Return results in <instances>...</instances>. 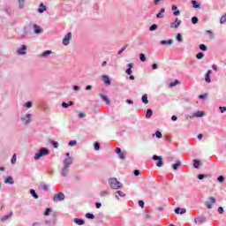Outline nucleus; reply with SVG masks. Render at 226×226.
I'll use <instances>...</instances> for the list:
<instances>
[{
  "label": "nucleus",
  "instance_id": "37",
  "mask_svg": "<svg viewBox=\"0 0 226 226\" xmlns=\"http://www.w3.org/2000/svg\"><path fill=\"white\" fill-rule=\"evenodd\" d=\"M86 218H88L89 220H93L94 218V215L87 213L86 215Z\"/></svg>",
  "mask_w": 226,
  "mask_h": 226
},
{
  "label": "nucleus",
  "instance_id": "63",
  "mask_svg": "<svg viewBox=\"0 0 226 226\" xmlns=\"http://www.w3.org/2000/svg\"><path fill=\"white\" fill-rule=\"evenodd\" d=\"M180 13H181V11H175L173 12V15H175V17H177V15H180Z\"/></svg>",
  "mask_w": 226,
  "mask_h": 226
},
{
  "label": "nucleus",
  "instance_id": "4",
  "mask_svg": "<svg viewBox=\"0 0 226 226\" xmlns=\"http://www.w3.org/2000/svg\"><path fill=\"white\" fill-rule=\"evenodd\" d=\"M64 199V193L58 192L55 194V196L53 197V201L57 202V200H63Z\"/></svg>",
  "mask_w": 226,
  "mask_h": 226
},
{
  "label": "nucleus",
  "instance_id": "26",
  "mask_svg": "<svg viewBox=\"0 0 226 226\" xmlns=\"http://www.w3.org/2000/svg\"><path fill=\"white\" fill-rule=\"evenodd\" d=\"M173 42H174V41H172V40L162 41L161 45H172Z\"/></svg>",
  "mask_w": 226,
  "mask_h": 226
},
{
  "label": "nucleus",
  "instance_id": "12",
  "mask_svg": "<svg viewBox=\"0 0 226 226\" xmlns=\"http://www.w3.org/2000/svg\"><path fill=\"white\" fill-rule=\"evenodd\" d=\"M175 213L176 215H185V213H186V208L177 207Z\"/></svg>",
  "mask_w": 226,
  "mask_h": 226
},
{
  "label": "nucleus",
  "instance_id": "21",
  "mask_svg": "<svg viewBox=\"0 0 226 226\" xmlns=\"http://www.w3.org/2000/svg\"><path fill=\"white\" fill-rule=\"evenodd\" d=\"M163 13H165V8H162L160 12L157 13L156 18L157 19H163Z\"/></svg>",
  "mask_w": 226,
  "mask_h": 226
},
{
  "label": "nucleus",
  "instance_id": "42",
  "mask_svg": "<svg viewBox=\"0 0 226 226\" xmlns=\"http://www.w3.org/2000/svg\"><path fill=\"white\" fill-rule=\"evenodd\" d=\"M217 181H218L219 183H223V181H225V177H223V176H219V177H217Z\"/></svg>",
  "mask_w": 226,
  "mask_h": 226
},
{
  "label": "nucleus",
  "instance_id": "59",
  "mask_svg": "<svg viewBox=\"0 0 226 226\" xmlns=\"http://www.w3.org/2000/svg\"><path fill=\"white\" fill-rule=\"evenodd\" d=\"M133 174H134V176H139L140 175V171L139 170H135Z\"/></svg>",
  "mask_w": 226,
  "mask_h": 226
},
{
  "label": "nucleus",
  "instance_id": "44",
  "mask_svg": "<svg viewBox=\"0 0 226 226\" xmlns=\"http://www.w3.org/2000/svg\"><path fill=\"white\" fill-rule=\"evenodd\" d=\"M52 211V209L50 208H46V211L44 212V216H49V215H50V212Z\"/></svg>",
  "mask_w": 226,
  "mask_h": 226
},
{
  "label": "nucleus",
  "instance_id": "30",
  "mask_svg": "<svg viewBox=\"0 0 226 226\" xmlns=\"http://www.w3.org/2000/svg\"><path fill=\"white\" fill-rule=\"evenodd\" d=\"M52 54L51 50H46L41 54V57H47V56H50Z\"/></svg>",
  "mask_w": 226,
  "mask_h": 226
},
{
  "label": "nucleus",
  "instance_id": "34",
  "mask_svg": "<svg viewBox=\"0 0 226 226\" xmlns=\"http://www.w3.org/2000/svg\"><path fill=\"white\" fill-rule=\"evenodd\" d=\"M179 84V80L176 79L175 81L170 83V87H175V86H177Z\"/></svg>",
  "mask_w": 226,
  "mask_h": 226
},
{
  "label": "nucleus",
  "instance_id": "6",
  "mask_svg": "<svg viewBox=\"0 0 226 226\" xmlns=\"http://www.w3.org/2000/svg\"><path fill=\"white\" fill-rule=\"evenodd\" d=\"M153 160H158L157 167H163V161H162V156L154 155Z\"/></svg>",
  "mask_w": 226,
  "mask_h": 226
},
{
  "label": "nucleus",
  "instance_id": "29",
  "mask_svg": "<svg viewBox=\"0 0 226 226\" xmlns=\"http://www.w3.org/2000/svg\"><path fill=\"white\" fill-rule=\"evenodd\" d=\"M200 165V162L199 160H194L193 161L194 169H199Z\"/></svg>",
  "mask_w": 226,
  "mask_h": 226
},
{
  "label": "nucleus",
  "instance_id": "45",
  "mask_svg": "<svg viewBox=\"0 0 226 226\" xmlns=\"http://www.w3.org/2000/svg\"><path fill=\"white\" fill-rule=\"evenodd\" d=\"M25 107H26V109H31L33 107V102H28L25 103Z\"/></svg>",
  "mask_w": 226,
  "mask_h": 226
},
{
  "label": "nucleus",
  "instance_id": "35",
  "mask_svg": "<svg viewBox=\"0 0 226 226\" xmlns=\"http://www.w3.org/2000/svg\"><path fill=\"white\" fill-rule=\"evenodd\" d=\"M225 22H226V13L224 15H222L220 19L221 24H225Z\"/></svg>",
  "mask_w": 226,
  "mask_h": 226
},
{
  "label": "nucleus",
  "instance_id": "41",
  "mask_svg": "<svg viewBox=\"0 0 226 226\" xmlns=\"http://www.w3.org/2000/svg\"><path fill=\"white\" fill-rule=\"evenodd\" d=\"M199 22V18H197V17H192V24H197Z\"/></svg>",
  "mask_w": 226,
  "mask_h": 226
},
{
  "label": "nucleus",
  "instance_id": "11",
  "mask_svg": "<svg viewBox=\"0 0 226 226\" xmlns=\"http://www.w3.org/2000/svg\"><path fill=\"white\" fill-rule=\"evenodd\" d=\"M34 29L35 34H40V33H43V29H41V27H40V26L36 24L34 25Z\"/></svg>",
  "mask_w": 226,
  "mask_h": 226
},
{
  "label": "nucleus",
  "instance_id": "54",
  "mask_svg": "<svg viewBox=\"0 0 226 226\" xmlns=\"http://www.w3.org/2000/svg\"><path fill=\"white\" fill-rule=\"evenodd\" d=\"M100 195H101V197H105L106 195H109V192L102 191V192H101Z\"/></svg>",
  "mask_w": 226,
  "mask_h": 226
},
{
  "label": "nucleus",
  "instance_id": "38",
  "mask_svg": "<svg viewBox=\"0 0 226 226\" xmlns=\"http://www.w3.org/2000/svg\"><path fill=\"white\" fill-rule=\"evenodd\" d=\"M94 147L95 151H100V143L94 142Z\"/></svg>",
  "mask_w": 226,
  "mask_h": 226
},
{
  "label": "nucleus",
  "instance_id": "10",
  "mask_svg": "<svg viewBox=\"0 0 226 226\" xmlns=\"http://www.w3.org/2000/svg\"><path fill=\"white\" fill-rule=\"evenodd\" d=\"M211 73H212V72H211V70H209V71H207V72L205 75V80H206V82H207V84H210V82H211Z\"/></svg>",
  "mask_w": 226,
  "mask_h": 226
},
{
  "label": "nucleus",
  "instance_id": "20",
  "mask_svg": "<svg viewBox=\"0 0 226 226\" xmlns=\"http://www.w3.org/2000/svg\"><path fill=\"white\" fill-rule=\"evenodd\" d=\"M70 168H68L67 166H64V168L62 169V176L63 177H66V174H68V170Z\"/></svg>",
  "mask_w": 226,
  "mask_h": 226
},
{
  "label": "nucleus",
  "instance_id": "1",
  "mask_svg": "<svg viewBox=\"0 0 226 226\" xmlns=\"http://www.w3.org/2000/svg\"><path fill=\"white\" fill-rule=\"evenodd\" d=\"M109 186H111L113 190H119L120 188H123V184L117 181V178H110L109 180Z\"/></svg>",
  "mask_w": 226,
  "mask_h": 226
},
{
  "label": "nucleus",
  "instance_id": "22",
  "mask_svg": "<svg viewBox=\"0 0 226 226\" xmlns=\"http://www.w3.org/2000/svg\"><path fill=\"white\" fill-rule=\"evenodd\" d=\"M4 183H5V184H9V185H13V183H15V182L13 181V177H7L5 178Z\"/></svg>",
  "mask_w": 226,
  "mask_h": 226
},
{
  "label": "nucleus",
  "instance_id": "48",
  "mask_svg": "<svg viewBox=\"0 0 226 226\" xmlns=\"http://www.w3.org/2000/svg\"><path fill=\"white\" fill-rule=\"evenodd\" d=\"M69 146L72 147H73V146H77V140H71L70 142H69Z\"/></svg>",
  "mask_w": 226,
  "mask_h": 226
},
{
  "label": "nucleus",
  "instance_id": "57",
  "mask_svg": "<svg viewBox=\"0 0 226 226\" xmlns=\"http://www.w3.org/2000/svg\"><path fill=\"white\" fill-rule=\"evenodd\" d=\"M139 207L144 208V201L139 200Z\"/></svg>",
  "mask_w": 226,
  "mask_h": 226
},
{
  "label": "nucleus",
  "instance_id": "46",
  "mask_svg": "<svg viewBox=\"0 0 226 226\" xmlns=\"http://www.w3.org/2000/svg\"><path fill=\"white\" fill-rule=\"evenodd\" d=\"M41 190L47 191V190H49V185H45V184H41Z\"/></svg>",
  "mask_w": 226,
  "mask_h": 226
},
{
  "label": "nucleus",
  "instance_id": "15",
  "mask_svg": "<svg viewBox=\"0 0 226 226\" xmlns=\"http://www.w3.org/2000/svg\"><path fill=\"white\" fill-rule=\"evenodd\" d=\"M22 121L25 122V124H29L31 123V114H26V117L22 118Z\"/></svg>",
  "mask_w": 226,
  "mask_h": 226
},
{
  "label": "nucleus",
  "instance_id": "14",
  "mask_svg": "<svg viewBox=\"0 0 226 226\" xmlns=\"http://www.w3.org/2000/svg\"><path fill=\"white\" fill-rule=\"evenodd\" d=\"M100 98H102V100H103V102H105V103H107V105H109L110 103V100L109 99V96H107L103 94H101Z\"/></svg>",
  "mask_w": 226,
  "mask_h": 226
},
{
  "label": "nucleus",
  "instance_id": "64",
  "mask_svg": "<svg viewBox=\"0 0 226 226\" xmlns=\"http://www.w3.org/2000/svg\"><path fill=\"white\" fill-rule=\"evenodd\" d=\"M152 68H153V70H158V64H154L152 65Z\"/></svg>",
  "mask_w": 226,
  "mask_h": 226
},
{
  "label": "nucleus",
  "instance_id": "56",
  "mask_svg": "<svg viewBox=\"0 0 226 226\" xmlns=\"http://www.w3.org/2000/svg\"><path fill=\"white\" fill-rule=\"evenodd\" d=\"M218 213H219V215H223V207H218Z\"/></svg>",
  "mask_w": 226,
  "mask_h": 226
},
{
  "label": "nucleus",
  "instance_id": "18",
  "mask_svg": "<svg viewBox=\"0 0 226 226\" xmlns=\"http://www.w3.org/2000/svg\"><path fill=\"white\" fill-rule=\"evenodd\" d=\"M126 194H124V192H123L122 191H117L115 193V197L116 199H117V200H119V197H125Z\"/></svg>",
  "mask_w": 226,
  "mask_h": 226
},
{
  "label": "nucleus",
  "instance_id": "27",
  "mask_svg": "<svg viewBox=\"0 0 226 226\" xmlns=\"http://www.w3.org/2000/svg\"><path fill=\"white\" fill-rule=\"evenodd\" d=\"M179 167H181V162H176V163H174V164L172 165V169H173L174 170H177V169H179Z\"/></svg>",
  "mask_w": 226,
  "mask_h": 226
},
{
  "label": "nucleus",
  "instance_id": "33",
  "mask_svg": "<svg viewBox=\"0 0 226 226\" xmlns=\"http://www.w3.org/2000/svg\"><path fill=\"white\" fill-rule=\"evenodd\" d=\"M139 59L140 61H142V63L146 62V59H147L146 55L144 53H140Z\"/></svg>",
  "mask_w": 226,
  "mask_h": 226
},
{
  "label": "nucleus",
  "instance_id": "8",
  "mask_svg": "<svg viewBox=\"0 0 226 226\" xmlns=\"http://www.w3.org/2000/svg\"><path fill=\"white\" fill-rule=\"evenodd\" d=\"M27 47L26 45H22L21 49H18V54L19 56H24L26 54Z\"/></svg>",
  "mask_w": 226,
  "mask_h": 226
},
{
  "label": "nucleus",
  "instance_id": "58",
  "mask_svg": "<svg viewBox=\"0 0 226 226\" xmlns=\"http://www.w3.org/2000/svg\"><path fill=\"white\" fill-rule=\"evenodd\" d=\"M62 107H64V109H68L70 106L67 102H62Z\"/></svg>",
  "mask_w": 226,
  "mask_h": 226
},
{
  "label": "nucleus",
  "instance_id": "49",
  "mask_svg": "<svg viewBox=\"0 0 226 226\" xmlns=\"http://www.w3.org/2000/svg\"><path fill=\"white\" fill-rule=\"evenodd\" d=\"M192 8H199V4L197 1H192Z\"/></svg>",
  "mask_w": 226,
  "mask_h": 226
},
{
  "label": "nucleus",
  "instance_id": "55",
  "mask_svg": "<svg viewBox=\"0 0 226 226\" xmlns=\"http://www.w3.org/2000/svg\"><path fill=\"white\" fill-rule=\"evenodd\" d=\"M19 8H24V2L26 0H19Z\"/></svg>",
  "mask_w": 226,
  "mask_h": 226
},
{
  "label": "nucleus",
  "instance_id": "32",
  "mask_svg": "<svg viewBox=\"0 0 226 226\" xmlns=\"http://www.w3.org/2000/svg\"><path fill=\"white\" fill-rule=\"evenodd\" d=\"M30 193L34 197V199H38V194H36V191H34V189H31Z\"/></svg>",
  "mask_w": 226,
  "mask_h": 226
},
{
  "label": "nucleus",
  "instance_id": "53",
  "mask_svg": "<svg viewBox=\"0 0 226 226\" xmlns=\"http://www.w3.org/2000/svg\"><path fill=\"white\" fill-rule=\"evenodd\" d=\"M176 38H177V41H183L181 34H177Z\"/></svg>",
  "mask_w": 226,
  "mask_h": 226
},
{
  "label": "nucleus",
  "instance_id": "23",
  "mask_svg": "<svg viewBox=\"0 0 226 226\" xmlns=\"http://www.w3.org/2000/svg\"><path fill=\"white\" fill-rule=\"evenodd\" d=\"M47 10V7L43 5V4H40V8L37 10L39 13H43Z\"/></svg>",
  "mask_w": 226,
  "mask_h": 226
},
{
  "label": "nucleus",
  "instance_id": "60",
  "mask_svg": "<svg viewBox=\"0 0 226 226\" xmlns=\"http://www.w3.org/2000/svg\"><path fill=\"white\" fill-rule=\"evenodd\" d=\"M199 98H200L201 100L204 98H207V94H200Z\"/></svg>",
  "mask_w": 226,
  "mask_h": 226
},
{
  "label": "nucleus",
  "instance_id": "31",
  "mask_svg": "<svg viewBox=\"0 0 226 226\" xmlns=\"http://www.w3.org/2000/svg\"><path fill=\"white\" fill-rule=\"evenodd\" d=\"M151 116H153V109H148L147 110L146 117L149 118V117H151Z\"/></svg>",
  "mask_w": 226,
  "mask_h": 226
},
{
  "label": "nucleus",
  "instance_id": "2",
  "mask_svg": "<svg viewBox=\"0 0 226 226\" xmlns=\"http://www.w3.org/2000/svg\"><path fill=\"white\" fill-rule=\"evenodd\" d=\"M49 153L50 151H49V149L42 147L34 154V160H40L41 156H47V154H49Z\"/></svg>",
  "mask_w": 226,
  "mask_h": 226
},
{
  "label": "nucleus",
  "instance_id": "25",
  "mask_svg": "<svg viewBox=\"0 0 226 226\" xmlns=\"http://www.w3.org/2000/svg\"><path fill=\"white\" fill-rule=\"evenodd\" d=\"M141 100L145 103V105H147V103H149V101L147 100V94L142 95Z\"/></svg>",
  "mask_w": 226,
  "mask_h": 226
},
{
  "label": "nucleus",
  "instance_id": "28",
  "mask_svg": "<svg viewBox=\"0 0 226 226\" xmlns=\"http://www.w3.org/2000/svg\"><path fill=\"white\" fill-rule=\"evenodd\" d=\"M204 177H211V175H207V174H205V175L199 174L198 175V179H200V180L204 179Z\"/></svg>",
  "mask_w": 226,
  "mask_h": 226
},
{
  "label": "nucleus",
  "instance_id": "52",
  "mask_svg": "<svg viewBox=\"0 0 226 226\" xmlns=\"http://www.w3.org/2000/svg\"><path fill=\"white\" fill-rule=\"evenodd\" d=\"M158 28V26H156L155 24H154V25H152L151 26H150V31H155V29H157Z\"/></svg>",
  "mask_w": 226,
  "mask_h": 226
},
{
  "label": "nucleus",
  "instance_id": "50",
  "mask_svg": "<svg viewBox=\"0 0 226 226\" xmlns=\"http://www.w3.org/2000/svg\"><path fill=\"white\" fill-rule=\"evenodd\" d=\"M118 156H119L120 160H124V158H126V157L124 156V152L119 153V154H118Z\"/></svg>",
  "mask_w": 226,
  "mask_h": 226
},
{
  "label": "nucleus",
  "instance_id": "16",
  "mask_svg": "<svg viewBox=\"0 0 226 226\" xmlns=\"http://www.w3.org/2000/svg\"><path fill=\"white\" fill-rule=\"evenodd\" d=\"M128 69L125 71V73H127V75H132V68H133V63H130L127 64Z\"/></svg>",
  "mask_w": 226,
  "mask_h": 226
},
{
  "label": "nucleus",
  "instance_id": "7",
  "mask_svg": "<svg viewBox=\"0 0 226 226\" xmlns=\"http://www.w3.org/2000/svg\"><path fill=\"white\" fill-rule=\"evenodd\" d=\"M179 26H181V19H179L177 18L175 19V24L174 23L170 24V27H172L174 29H177V27H179Z\"/></svg>",
  "mask_w": 226,
  "mask_h": 226
},
{
  "label": "nucleus",
  "instance_id": "61",
  "mask_svg": "<svg viewBox=\"0 0 226 226\" xmlns=\"http://www.w3.org/2000/svg\"><path fill=\"white\" fill-rule=\"evenodd\" d=\"M221 113L223 114V112L226 111V107H220Z\"/></svg>",
  "mask_w": 226,
  "mask_h": 226
},
{
  "label": "nucleus",
  "instance_id": "17",
  "mask_svg": "<svg viewBox=\"0 0 226 226\" xmlns=\"http://www.w3.org/2000/svg\"><path fill=\"white\" fill-rule=\"evenodd\" d=\"M13 215V211H11L8 215H5L2 217V222H6L9 218H11V215Z\"/></svg>",
  "mask_w": 226,
  "mask_h": 226
},
{
  "label": "nucleus",
  "instance_id": "43",
  "mask_svg": "<svg viewBox=\"0 0 226 226\" xmlns=\"http://www.w3.org/2000/svg\"><path fill=\"white\" fill-rule=\"evenodd\" d=\"M197 59H202V57H204V53L200 52L196 55Z\"/></svg>",
  "mask_w": 226,
  "mask_h": 226
},
{
  "label": "nucleus",
  "instance_id": "3",
  "mask_svg": "<svg viewBox=\"0 0 226 226\" xmlns=\"http://www.w3.org/2000/svg\"><path fill=\"white\" fill-rule=\"evenodd\" d=\"M208 199L210 201H207L205 206L207 209H213V204H216V199L213 196H210Z\"/></svg>",
  "mask_w": 226,
  "mask_h": 226
},
{
  "label": "nucleus",
  "instance_id": "19",
  "mask_svg": "<svg viewBox=\"0 0 226 226\" xmlns=\"http://www.w3.org/2000/svg\"><path fill=\"white\" fill-rule=\"evenodd\" d=\"M74 223H76L77 225H84L85 222L82 219H79V218H74L73 219Z\"/></svg>",
  "mask_w": 226,
  "mask_h": 226
},
{
  "label": "nucleus",
  "instance_id": "9",
  "mask_svg": "<svg viewBox=\"0 0 226 226\" xmlns=\"http://www.w3.org/2000/svg\"><path fill=\"white\" fill-rule=\"evenodd\" d=\"M71 163H73V158L68 157V158L64 159V167L70 168Z\"/></svg>",
  "mask_w": 226,
  "mask_h": 226
},
{
  "label": "nucleus",
  "instance_id": "5",
  "mask_svg": "<svg viewBox=\"0 0 226 226\" xmlns=\"http://www.w3.org/2000/svg\"><path fill=\"white\" fill-rule=\"evenodd\" d=\"M71 40H72V33H68L63 39V45H70Z\"/></svg>",
  "mask_w": 226,
  "mask_h": 226
},
{
  "label": "nucleus",
  "instance_id": "62",
  "mask_svg": "<svg viewBox=\"0 0 226 226\" xmlns=\"http://www.w3.org/2000/svg\"><path fill=\"white\" fill-rule=\"evenodd\" d=\"M86 113H79V117L80 118V119H82V117H86Z\"/></svg>",
  "mask_w": 226,
  "mask_h": 226
},
{
  "label": "nucleus",
  "instance_id": "13",
  "mask_svg": "<svg viewBox=\"0 0 226 226\" xmlns=\"http://www.w3.org/2000/svg\"><path fill=\"white\" fill-rule=\"evenodd\" d=\"M102 80L106 84L107 86H110V79L107 75H103L102 77Z\"/></svg>",
  "mask_w": 226,
  "mask_h": 226
},
{
  "label": "nucleus",
  "instance_id": "24",
  "mask_svg": "<svg viewBox=\"0 0 226 226\" xmlns=\"http://www.w3.org/2000/svg\"><path fill=\"white\" fill-rule=\"evenodd\" d=\"M49 144H51L53 146V147H55L56 149H57V147H59V143H57V141H54L52 139L49 140Z\"/></svg>",
  "mask_w": 226,
  "mask_h": 226
},
{
  "label": "nucleus",
  "instance_id": "36",
  "mask_svg": "<svg viewBox=\"0 0 226 226\" xmlns=\"http://www.w3.org/2000/svg\"><path fill=\"white\" fill-rule=\"evenodd\" d=\"M202 116H204L203 111H197L196 114H195L196 117H202Z\"/></svg>",
  "mask_w": 226,
  "mask_h": 226
},
{
  "label": "nucleus",
  "instance_id": "40",
  "mask_svg": "<svg viewBox=\"0 0 226 226\" xmlns=\"http://www.w3.org/2000/svg\"><path fill=\"white\" fill-rule=\"evenodd\" d=\"M11 163L14 164V163H17V154H13L12 155V158H11Z\"/></svg>",
  "mask_w": 226,
  "mask_h": 226
},
{
  "label": "nucleus",
  "instance_id": "51",
  "mask_svg": "<svg viewBox=\"0 0 226 226\" xmlns=\"http://www.w3.org/2000/svg\"><path fill=\"white\" fill-rule=\"evenodd\" d=\"M126 47H128V45L124 46V47L118 51V54H119V55L123 54V52L126 50Z\"/></svg>",
  "mask_w": 226,
  "mask_h": 226
},
{
  "label": "nucleus",
  "instance_id": "47",
  "mask_svg": "<svg viewBox=\"0 0 226 226\" xmlns=\"http://www.w3.org/2000/svg\"><path fill=\"white\" fill-rule=\"evenodd\" d=\"M155 136L157 137V139H162V132L160 131L155 132Z\"/></svg>",
  "mask_w": 226,
  "mask_h": 226
},
{
  "label": "nucleus",
  "instance_id": "39",
  "mask_svg": "<svg viewBox=\"0 0 226 226\" xmlns=\"http://www.w3.org/2000/svg\"><path fill=\"white\" fill-rule=\"evenodd\" d=\"M200 49L203 50V51H206V50H207V46H206L205 44H200Z\"/></svg>",
  "mask_w": 226,
  "mask_h": 226
}]
</instances>
